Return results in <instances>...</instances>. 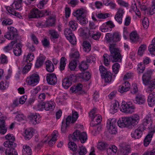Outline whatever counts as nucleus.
<instances>
[{"instance_id": "2", "label": "nucleus", "mask_w": 155, "mask_h": 155, "mask_svg": "<svg viewBox=\"0 0 155 155\" xmlns=\"http://www.w3.org/2000/svg\"><path fill=\"white\" fill-rule=\"evenodd\" d=\"M140 120L139 116L134 114L130 117H122L121 120H118L117 124L120 127H126L132 129L138 124Z\"/></svg>"}, {"instance_id": "47", "label": "nucleus", "mask_w": 155, "mask_h": 155, "mask_svg": "<svg viewBox=\"0 0 155 155\" xmlns=\"http://www.w3.org/2000/svg\"><path fill=\"white\" fill-rule=\"evenodd\" d=\"M79 68L81 71H84L88 68V65L85 62L82 61L79 65Z\"/></svg>"}, {"instance_id": "52", "label": "nucleus", "mask_w": 155, "mask_h": 155, "mask_svg": "<svg viewBox=\"0 0 155 155\" xmlns=\"http://www.w3.org/2000/svg\"><path fill=\"white\" fill-rule=\"evenodd\" d=\"M34 58V55L33 53H29L28 54L26 59V62L27 63H30L29 62L32 61Z\"/></svg>"}, {"instance_id": "33", "label": "nucleus", "mask_w": 155, "mask_h": 155, "mask_svg": "<svg viewBox=\"0 0 155 155\" xmlns=\"http://www.w3.org/2000/svg\"><path fill=\"white\" fill-rule=\"evenodd\" d=\"M15 148L7 149L5 150L6 155H18V153Z\"/></svg>"}, {"instance_id": "38", "label": "nucleus", "mask_w": 155, "mask_h": 155, "mask_svg": "<svg viewBox=\"0 0 155 155\" xmlns=\"http://www.w3.org/2000/svg\"><path fill=\"white\" fill-rule=\"evenodd\" d=\"M70 56L72 60L79 62V59L80 58V55L78 51H76L70 54Z\"/></svg>"}, {"instance_id": "64", "label": "nucleus", "mask_w": 155, "mask_h": 155, "mask_svg": "<svg viewBox=\"0 0 155 155\" xmlns=\"http://www.w3.org/2000/svg\"><path fill=\"white\" fill-rule=\"evenodd\" d=\"M130 84L128 81H125L121 86L125 88V91H128L130 88Z\"/></svg>"}, {"instance_id": "49", "label": "nucleus", "mask_w": 155, "mask_h": 155, "mask_svg": "<svg viewBox=\"0 0 155 155\" xmlns=\"http://www.w3.org/2000/svg\"><path fill=\"white\" fill-rule=\"evenodd\" d=\"M108 145L106 143L101 142L98 143L97 145V148L100 150H104L107 147Z\"/></svg>"}, {"instance_id": "28", "label": "nucleus", "mask_w": 155, "mask_h": 155, "mask_svg": "<svg viewBox=\"0 0 155 155\" xmlns=\"http://www.w3.org/2000/svg\"><path fill=\"white\" fill-rule=\"evenodd\" d=\"M55 20L54 17L52 16L49 17L45 23V26L49 27L54 26L55 24Z\"/></svg>"}, {"instance_id": "19", "label": "nucleus", "mask_w": 155, "mask_h": 155, "mask_svg": "<svg viewBox=\"0 0 155 155\" xmlns=\"http://www.w3.org/2000/svg\"><path fill=\"white\" fill-rule=\"evenodd\" d=\"M148 105L152 107L155 104V92H152L150 93L147 100Z\"/></svg>"}, {"instance_id": "62", "label": "nucleus", "mask_w": 155, "mask_h": 155, "mask_svg": "<svg viewBox=\"0 0 155 155\" xmlns=\"http://www.w3.org/2000/svg\"><path fill=\"white\" fill-rule=\"evenodd\" d=\"M99 70L102 77L106 74L108 71H107V69L103 66H100L99 67Z\"/></svg>"}, {"instance_id": "27", "label": "nucleus", "mask_w": 155, "mask_h": 155, "mask_svg": "<svg viewBox=\"0 0 155 155\" xmlns=\"http://www.w3.org/2000/svg\"><path fill=\"white\" fill-rule=\"evenodd\" d=\"M23 155H31L32 151L30 147L26 145L23 146Z\"/></svg>"}, {"instance_id": "11", "label": "nucleus", "mask_w": 155, "mask_h": 155, "mask_svg": "<svg viewBox=\"0 0 155 155\" xmlns=\"http://www.w3.org/2000/svg\"><path fill=\"white\" fill-rule=\"evenodd\" d=\"M130 147L129 145L122 144L120 145L117 155H128L130 152Z\"/></svg>"}, {"instance_id": "51", "label": "nucleus", "mask_w": 155, "mask_h": 155, "mask_svg": "<svg viewBox=\"0 0 155 155\" xmlns=\"http://www.w3.org/2000/svg\"><path fill=\"white\" fill-rule=\"evenodd\" d=\"M69 26L70 28L72 30H75L78 27V25L77 22L75 21H71L69 22Z\"/></svg>"}, {"instance_id": "50", "label": "nucleus", "mask_w": 155, "mask_h": 155, "mask_svg": "<svg viewBox=\"0 0 155 155\" xmlns=\"http://www.w3.org/2000/svg\"><path fill=\"white\" fill-rule=\"evenodd\" d=\"M71 123L72 124L74 123L77 120L78 118V114L77 112H72V116H71Z\"/></svg>"}, {"instance_id": "7", "label": "nucleus", "mask_w": 155, "mask_h": 155, "mask_svg": "<svg viewBox=\"0 0 155 155\" xmlns=\"http://www.w3.org/2000/svg\"><path fill=\"white\" fill-rule=\"evenodd\" d=\"M135 109V106L131 101H123L120 107V110L126 114H132L134 112Z\"/></svg>"}, {"instance_id": "63", "label": "nucleus", "mask_w": 155, "mask_h": 155, "mask_svg": "<svg viewBox=\"0 0 155 155\" xmlns=\"http://www.w3.org/2000/svg\"><path fill=\"white\" fill-rule=\"evenodd\" d=\"M8 87V84L6 82H4L3 81L0 83V89L2 90H4L6 89Z\"/></svg>"}, {"instance_id": "56", "label": "nucleus", "mask_w": 155, "mask_h": 155, "mask_svg": "<svg viewBox=\"0 0 155 155\" xmlns=\"http://www.w3.org/2000/svg\"><path fill=\"white\" fill-rule=\"evenodd\" d=\"M120 66L117 63H114L112 66V69L114 72L116 74H117L119 71Z\"/></svg>"}, {"instance_id": "55", "label": "nucleus", "mask_w": 155, "mask_h": 155, "mask_svg": "<svg viewBox=\"0 0 155 155\" xmlns=\"http://www.w3.org/2000/svg\"><path fill=\"white\" fill-rule=\"evenodd\" d=\"M148 50L151 54L155 55V44L151 43L148 47Z\"/></svg>"}, {"instance_id": "6", "label": "nucleus", "mask_w": 155, "mask_h": 155, "mask_svg": "<svg viewBox=\"0 0 155 155\" xmlns=\"http://www.w3.org/2000/svg\"><path fill=\"white\" fill-rule=\"evenodd\" d=\"M88 28H86L82 31L81 35L84 36L85 38H88L89 37L93 39L98 40L101 35V33L96 30L89 31L87 32Z\"/></svg>"}, {"instance_id": "13", "label": "nucleus", "mask_w": 155, "mask_h": 155, "mask_svg": "<svg viewBox=\"0 0 155 155\" xmlns=\"http://www.w3.org/2000/svg\"><path fill=\"white\" fill-rule=\"evenodd\" d=\"M124 10V9L122 8H118L114 16L115 20L120 24H122L123 22L122 18L125 12Z\"/></svg>"}, {"instance_id": "18", "label": "nucleus", "mask_w": 155, "mask_h": 155, "mask_svg": "<svg viewBox=\"0 0 155 155\" xmlns=\"http://www.w3.org/2000/svg\"><path fill=\"white\" fill-rule=\"evenodd\" d=\"M40 12L37 8H33L28 15V18H37L40 17Z\"/></svg>"}, {"instance_id": "10", "label": "nucleus", "mask_w": 155, "mask_h": 155, "mask_svg": "<svg viewBox=\"0 0 155 155\" xmlns=\"http://www.w3.org/2000/svg\"><path fill=\"white\" fill-rule=\"evenodd\" d=\"M40 80L39 75L36 74H33L30 76L29 78H27V81L28 84L32 86L36 85L38 83Z\"/></svg>"}, {"instance_id": "35", "label": "nucleus", "mask_w": 155, "mask_h": 155, "mask_svg": "<svg viewBox=\"0 0 155 155\" xmlns=\"http://www.w3.org/2000/svg\"><path fill=\"white\" fill-rule=\"evenodd\" d=\"M83 48L84 51L88 52L91 49V45L88 42L85 41L83 43Z\"/></svg>"}, {"instance_id": "57", "label": "nucleus", "mask_w": 155, "mask_h": 155, "mask_svg": "<svg viewBox=\"0 0 155 155\" xmlns=\"http://www.w3.org/2000/svg\"><path fill=\"white\" fill-rule=\"evenodd\" d=\"M146 49V46L145 45H143L139 47L138 51V55L142 56Z\"/></svg>"}, {"instance_id": "9", "label": "nucleus", "mask_w": 155, "mask_h": 155, "mask_svg": "<svg viewBox=\"0 0 155 155\" xmlns=\"http://www.w3.org/2000/svg\"><path fill=\"white\" fill-rule=\"evenodd\" d=\"M8 31L5 33L4 37L8 40H12L16 38L18 36L17 29L14 27H8Z\"/></svg>"}, {"instance_id": "58", "label": "nucleus", "mask_w": 155, "mask_h": 155, "mask_svg": "<svg viewBox=\"0 0 155 155\" xmlns=\"http://www.w3.org/2000/svg\"><path fill=\"white\" fill-rule=\"evenodd\" d=\"M8 61L7 57L4 54H2L1 55V60L0 63L2 64H7Z\"/></svg>"}, {"instance_id": "20", "label": "nucleus", "mask_w": 155, "mask_h": 155, "mask_svg": "<svg viewBox=\"0 0 155 155\" xmlns=\"http://www.w3.org/2000/svg\"><path fill=\"white\" fill-rule=\"evenodd\" d=\"M44 106L46 110L52 111L55 108V104L51 101L44 102Z\"/></svg>"}, {"instance_id": "59", "label": "nucleus", "mask_w": 155, "mask_h": 155, "mask_svg": "<svg viewBox=\"0 0 155 155\" xmlns=\"http://www.w3.org/2000/svg\"><path fill=\"white\" fill-rule=\"evenodd\" d=\"M48 0H42L37 5V7L40 9H42L44 8V5L48 2Z\"/></svg>"}, {"instance_id": "61", "label": "nucleus", "mask_w": 155, "mask_h": 155, "mask_svg": "<svg viewBox=\"0 0 155 155\" xmlns=\"http://www.w3.org/2000/svg\"><path fill=\"white\" fill-rule=\"evenodd\" d=\"M21 3L16 1H14L12 5V7L15 9H18L21 7Z\"/></svg>"}, {"instance_id": "5", "label": "nucleus", "mask_w": 155, "mask_h": 155, "mask_svg": "<svg viewBox=\"0 0 155 155\" xmlns=\"http://www.w3.org/2000/svg\"><path fill=\"white\" fill-rule=\"evenodd\" d=\"M96 108H94L89 113V116L92 119L90 125L93 127L98 125L102 121L101 116L96 114Z\"/></svg>"}, {"instance_id": "4", "label": "nucleus", "mask_w": 155, "mask_h": 155, "mask_svg": "<svg viewBox=\"0 0 155 155\" xmlns=\"http://www.w3.org/2000/svg\"><path fill=\"white\" fill-rule=\"evenodd\" d=\"M69 137L70 140L76 141L79 139L82 143H84L87 139V136L86 132H81L78 130H76L73 134H70Z\"/></svg>"}, {"instance_id": "60", "label": "nucleus", "mask_w": 155, "mask_h": 155, "mask_svg": "<svg viewBox=\"0 0 155 155\" xmlns=\"http://www.w3.org/2000/svg\"><path fill=\"white\" fill-rule=\"evenodd\" d=\"M78 20L79 21L80 24L82 25H84L88 23V20L85 17L82 16L78 19Z\"/></svg>"}, {"instance_id": "41", "label": "nucleus", "mask_w": 155, "mask_h": 155, "mask_svg": "<svg viewBox=\"0 0 155 155\" xmlns=\"http://www.w3.org/2000/svg\"><path fill=\"white\" fill-rule=\"evenodd\" d=\"M48 32L51 35L52 38L57 39L59 37V35L58 32L54 30H49Z\"/></svg>"}, {"instance_id": "31", "label": "nucleus", "mask_w": 155, "mask_h": 155, "mask_svg": "<svg viewBox=\"0 0 155 155\" xmlns=\"http://www.w3.org/2000/svg\"><path fill=\"white\" fill-rule=\"evenodd\" d=\"M135 103L142 104L145 102V99L144 97L141 96H137L136 97L135 100H134Z\"/></svg>"}, {"instance_id": "44", "label": "nucleus", "mask_w": 155, "mask_h": 155, "mask_svg": "<svg viewBox=\"0 0 155 155\" xmlns=\"http://www.w3.org/2000/svg\"><path fill=\"white\" fill-rule=\"evenodd\" d=\"M77 149L78 151L79 152V153L81 155H84L87 153V149L83 145L79 146Z\"/></svg>"}, {"instance_id": "54", "label": "nucleus", "mask_w": 155, "mask_h": 155, "mask_svg": "<svg viewBox=\"0 0 155 155\" xmlns=\"http://www.w3.org/2000/svg\"><path fill=\"white\" fill-rule=\"evenodd\" d=\"M23 68L22 71V72L23 74H25L30 70L31 67V63H28Z\"/></svg>"}, {"instance_id": "29", "label": "nucleus", "mask_w": 155, "mask_h": 155, "mask_svg": "<svg viewBox=\"0 0 155 155\" xmlns=\"http://www.w3.org/2000/svg\"><path fill=\"white\" fill-rule=\"evenodd\" d=\"M46 69L47 71L49 72H52L54 69V67L52 62L50 60H47L45 63Z\"/></svg>"}, {"instance_id": "1", "label": "nucleus", "mask_w": 155, "mask_h": 155, "mask_svg": "<svg viewBox=\"0 0 155 155\" xmlns=\"http://www.w3.org/2000/svg\"><path fill=\"white\" fill-rule=\"evenodd\" d=\"M152 120L150 115L147 116L143 120V124L138 125L137 128L131 134V137L135 139L140 138L143 134V132L146 129H150L152 127Z\"/></svg>"}, {"instance_id": "23", "label": "nucleus", "mask_w": 155, "mask_h": 155, "mask_svg": "<svg viewBox=\"0 0 155 155\" xmlns=\"http://www.w3.org/2000/svg\"><path fill=\"white\" fill-rule=\"evenodd\" d=\"M21 44L20 43H18L16 45L15 47L14 48V53L15 55L19 56L21 54Z\"/></svg>"}, {"instance_id": "22", "label": "nucleus", "mask_w": 155, "mask_h": 155, "mask_svg": "<svg viewBox=\"0 0 155 155\" xmlns=\"http://www.w3.org/2000/svg\"><path fill=\"white\" fill-rule=\"evenodd\" d=\"M148 84V88L146 89V92L150 93L155 88V79L150 80Z\"/></svg>"}, {"instance_id": "46", "label": "nucleus", "mask_w": 155, "mask_h": 155, "mask_svg": "<svg viewBox=\"0 0 155 155\" xmlns=\"http://www.w3.org/2000/svg\"><path fill=\"white\" fill-rule=\"evenodd\" d=\"M110 15V14L108 13H100L96 14V15L98 18L102 19H105L108 17Z\"/></svg>"}, {"instance_id": "39", "label": "nucleus", "mask_w": 155, "mask_h": 155, "mask_svg": "<svg viewBox=\"0 0 155 155\" xmlns=\"http://www.w3.org/2000/svg\"><path fill=\"white\" fill-rule=\"evenodd\" d=\"M62 86L65 89H68L72 83L67 78H65L62 80Z\"/></svg>"}, {"instance_id": "45", "label": "nucleus", "mask_w": 155, "mask_h": 155, "mask_svg": "<svg viewBox=\"0 0 155 155\" xmlns=\"http://www.w3.org/2000/svg\"><path fill=\"white\" fill-rule=\"evenodd\" d=\"M105 79V81L106 82L109 83L111 80V74L110 72H108L106 74L103 76Z\"/></svg>"}, {"instance_id": "48", "label": "nucleus", "mask_w": 155, "mask_h": 155, "mask_svg": "<svg viewBox=\"0 0 155 155\" xmlns=\"http://www.w3.org/2000/svg\"><path fill=\"white\" fill-rule=\"evenodd\" d=\"M137 70L139 74L143 73L145 69V65L142 62L139 63L138 65Z\"/></svg>"}, {"instance_id": "25", "label": "nucleus", "mask_w": 155, "mask_h": 155, "mask_svg": "<svg viewBox=\"0 0 155 155\" xmlns=\"http://www.w3.org/2000/svg\"><path fill=\"white\" fill-rule=\"evenodd\" d=\"M117 151V148L115 145H112L107 149V152L108 155H114Z\"/></svg>"}, {"instance_id": "36", "label": "nucleus", "mask_w": 155, "mask_h": 155, "mask_svg": "<svg viewBox=\"0 0 155 155\" xmlns=\"http://www.w3.org/2000/svg\"><path fill=\"white\" fill-rule=\"evenodd\" d=\"M130 38L132 41L135 42L138 41L139 36L136 32H132L130 35Z\"/></svg>"}, {"instance_id": "8", "label": "nucleus", "mask_w": 155, "mask_h": 155, "mask_svg": "<svg viewBox=\"0 0 155 155\" xmlns=\"http://www.w3.org/2000/svg\"><path fill=\"white\" fill-rule=\"evenodd\" d=\"M105 38L108 43H114L120 40V35L118 33L115 32L113 34L107 33L106 34Z\"/></svg>"}, {"instance_id": "40", "label": "nucleus", "mask_w": 155, "mask_h": 155, "mask_svg": "<svg viewBox=\"0 0 155 155\" xmlns=\"http://www.w3.org/2000/svg\"><path fill=\"white\" fill-rule=\"evenodd\" d=\"M68 147L73 152L76 151L78 149L77 144L73 142H70L68 144Z\"/></svg>"}, {"instance_id": "24", "label": "nucleus", "mask_w": 155, "mask_h": 155, "mask_svg": "<svg viewBox=\"0 0 155 155\" xmlns=\"http://www.w3.org/2000/svg\"><path fill=\"white\" fill-rule=\"evenodd\" d=\"M34 134V131L31 129L26 130L24 133V136L26 140H29Z\"/></svg>"}, {"instance_id": "26", "label": "nucleus", "mask_w": 155, "mask_h": 155, "mask_svg": "<svg viewBox=\"0 0 155 155\" xmlns=\"http://www.w3.org/2000/svg\"><path fill=\"white\" fill-rule=\"evenodd\" d=\"M153 134V132L151 131L146 137L144 140L143 143L145 147H147L150 143L151 138Z\"/></svg>"}, {"instance_id": "21", "label": "nucleus", "mask_w": 155, "mask_h": 155, "mask_svg": "<svg viewBox=\"0 0 155 155\" xmlns=\"http://www.w3.org/2000/svg\"><path fill=\"white\" fill-rule=\"evenodd\" d=\"M45 58L46 57L45 56L40 55L36 60L35 64V67L38 68L42 66Z\"/></svg>"}, {"instance_id": "16", "label": "nucleus", "mask_w": 155, "mask_h": 155, "mask_svg": "<svg viewBox=\"0 0 155 155\" xmlns=\"http://www.w3.org/2000/svg\"><path fill=\"white\" fill-rule=\"evenodd\" d=\"M71 117L68 116L66 119L65 122L64 120L62 122L61 131L62 133H65L67 132V129L71 123Z\"/></svg>"}, {"instance_id": "37", "label": "nucleus", "mask_w": 155, "mask_h": 155, "mask_svg": "<svg viewBox=\"0 0 155 155\" xmlns=\"http://www.w3.org/2000/svg\"><path fill=\"white\" fill-rule=\"evenodd\" d=\"M6 9L9 13L20 18V14L19 13L16 12L14 9L8 6L6 8Z\"/></svg>"}, {"instance_id": "32", "label": "nucleus", "mask_w": 155, "mask_h": 155, "mask_svg": "<svg viewBox=\"0 0 155 155\" xmlns=\"http://www.w3.org/2000/svg\"><path fill=\"white\" fill-rule=\"evenodd\" d=\"M14 142V141L7 140L4 142L3 145L5 147H7L8 148H15L17 144Z\"/></svg>"}, {"instance_id": "30", "label": "nucleus", "mask_w": 155, "mask_h": 155, "mask_svg": "<svg viewBox=\"0 0 155 155\" xmlns=\"http://www.w3.org/2000/svg\"><path fill=\"white\" fill-rule=\"evenodd\" d=\"M91 75L88 72L82 73L79 74V77L86 81H88L91 78Z\"/></svg>"}, {"instance_id": "17", "label": "nucleus", "mask_w": 155, "mask_h": 155, "mask_svg": "<svg viewBox=\"0 0 155 155\" xmlns=\"http://www.w3.org/2000/svg\"><path fill=\"white\" fill-rule=\"evenodd\" d=\"M28 118L30 120L31 123L34 125L39 123L41 121L40 116L33 114H31L28 116Z\"/></svg>"}, {"instance_id": "34", "label": "nucleus", "mask_w": 155, "mask_h": 155, "mask_svg": "<svg viewBox=\"0 0 155 155\" xmlns=\"http://www.w3.org/2000/svg\"><path fill=\"white\" fill-rule=\"evenodd\" d=\"M103 57L104 65L106 66H108L110 64V60H111L110 54L109 55L107 54H104L103 55Z\"/></svg>"}, {"instance_id": "14", "label": "nucleus", "mask_w": 155, "mask_h": 155, "mask_svg": "<svg viewBox=\"0 0 155 155\" xmlns=\"http://www.w3.org/2000/svg\"><path fill=\"white\" fill-rule=\"evenodd\" d=\"M153 71L150 70L147 71L143 75L142 80L145 85H148L151 78Z\"/></svg>"}, {"instance_id": "12", "label": "nucleus", "mask_w": 155, "mask_h": 155, "mask_svg": "<svg viewBox=\"0 0 155 155\" xmlns=\"http://www.w3.org/2000/svg\"><path fill=\"white\" fill-rule=\"evenodd\" d=\"M46 78L48 84L50 85H54L57 83V77L54 73L48 74Z\"/></svg>"}, {"instance_id": "53", "label": "nucleus", "mask_w": 155, "mask_h": 155, "mask_svg": "<svg viewBox=\"0 0 155 155\" xmlns=\"http://www.w3.org/2000/svg\"><path fill=\"white\" fill-rule=\"evenodd\" d=\"M67 38L69 40L71 44L73 45H75L76 44V39L74 34L70 35L69 37H68Z\"/></svg>"}, {"instance_id": "15", "label": "nucleus", "mask_w": 155, "mask_h": 155, "mask_svg": "<svg viewBox=\"0 0 155 155\" xmlns=\"http://www.w3.org/2000/svg\"><path fill=\"white\" fill-rule=\"evenodd\" d=\"M112 120H108L107 121V127L108 129L109 132L111 134H115L117 133L116 128L115 127V124L116 121L114 122L112 121Z\"/></svg>"}, {"instance_id": "3", "label": "nucleus", "mask_w": 155, "mask_h": 155, "mask_svg": "<svg viewBox=\"0 0 155 155\" xmlns=\"http://www.w3.org/2000/svg\"><path fill=\"white\" fill-rule=\"evenodd\" d=\"M116 44H110L109 46V51L110 52V57L111 61L113 62H120L122 58L120 50L118 48H115Z\"/></svg>"}, {"instance_id": "42", "label": "nucleus", "mask_w": 155, "mask_h": 155, "mask_svg": "<svg viewBox=\"0 0 155 155\" xmlns=\"http://www.w3.org/2000/svg\"><path fill=\"white\" fill-rule=\"evenodd\" d=\"M78 61L71 60L68 66L71 71H74L76 68Z\"/></svg>"}, {"instance_id": "43", "label": "nucleus", "mask_w": 155, "mask_h": 155, "mask_svg": "<svg viewBox=\"0 0 155 155\" xmlns=\"http://www.w3.org/2000/svg\"><path fill=\"white\" fill-rule=\"evenodd\" d=\"M84 12L82 10H77L73 13V15L77 18V19L83 16L82 15L84 14Z\"/></svg>"}]
</instances>
